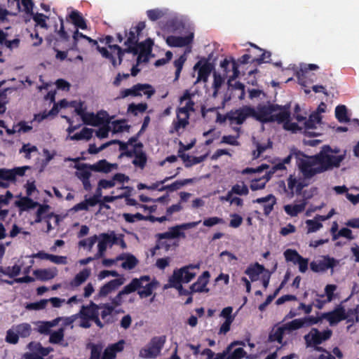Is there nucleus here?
<instances>
[{
  "label": "nucleus",
  "instance_id": "nucleus-1",
  "mask_svg": "<svg viewBox=\"0 0 359 359\" xmlns=\"http://www.w3.org/2000/svg\"><path fill=\"white\" fill-rule=\"evenodd\" d=\"M331 147L323 145L320 152L313 156H306L302 152L296 154L297 165L304 179H311L318 174L339 168L345 159L346 151L339 155L330 154Z\"/></svg>",
  "mask_w": 359,
  "mask_h": 359
},
{
  "label": "nucleus",
  "instance_id": "nucleus-2",
  "mask_svg": "<svg viewBox=\"0 0 359 359\" xmlns=\"http://www.w3.org/2000/svg\"><path fill=\"white\" fill-rule=\"evenodd\" d=\"M290 105L281 106L277 104H259L253 107L252 118L262 123L278 122L282 123L290 117Z\"/></svg>",
  "mask_w": 359,
  "mask_h": 359
},
{
  "label": "nucleus",
  "instance_id": "nucleus-3",
  "mask_svg": "<svg viewBox=\"0 0 359 359\" xmlns=\"http://www.w3.org/2000/svg\"><path fill=\"white\" fill-rule=\"evenodd\" d=\"M192 94L189 90H185L183 95L180 97L179 102L182 105L184 101V106L180 107L176 110L177 121H173L172 128L170 130V133H177L181 128L184 129L189 124L190 112L195 111L194 102L191 100Z\"/></svg>",
  "mask_w": 359,
  "mask_h": 359
},
{
  "label": "nucleus",
  "instance_id": "nucleus-4",
  "mask_svg": "<svg viewBox=\"0 0 359 359\" xmlns=\"http://www.w3.org/2000/svg\"><path fill=\"white\" fill-rule=\"evenodd\" d=\"M141 92L147 95L148 98L151 97L154 93L155 90L153 87L148 83H137L134 85L130 88L122 89L120 91L119 95L116 97L117 100L123 99L128 96L138 97L142 96Z\"/></svg>",
  "mask_w": 359,
  "mask_h": 359
},
{
  "label": "nucleus",
  "instance_id": "nucleus-5",
  "mask_svg": "<svg viewBox=\"0 0 359 359\" xmlns=\"http://www.w3.org/2000/svg\"><path fill=\"white\" fill-rule=\"evenodd\" d=\"M29 166L16 167L13 169L0 168V187L6 189L10 182L16 181V176H23Z\"/></svg>",
  "mask_w": 359,
  "mask_h": 359
},
{
  "label": "nucleus",
  "instance_id": "nucleus-6",
  "mask_svg": "<svg viewBox=\"0 0 359 359\" xmlns=\"http://www.w3.org/2000/svg\"><path fill=\"white\" fill-rule=\"evenodd\" d=\"M165 341V337L152 338L147 346L140 351V356L143 358H156L160 353Z\"/></svg>",
  "mask_w": 359,
  "mask_h": 359
},
{
  "label": "nucleus",
  "instance_id": "nucleus-7",
  "mask_svg": "<svg viewBox=\"0 0 359 359\" xmlns=\"http://www.w3.org/2000/svg\"><path fill=\"white\" fill-rule=\"evenodd\" d=\"M332 334L331 330H325L320 332L317 328L313 327L310 332L304 337L306 347L320 345L323 341L328 340Z\"/></svg>",
  "mask_w": 359,
  "mask_h": 359
},
{
  "label": "nucleus",
  "instance_id": "nucleus-8",
  "mask_svg": "<svg viewBox=\"0 0 359 359\" xmlns=\"http://www.w3.org/2000/svg\"><path fill=\"white\" fill-rule=\"evenodd\" d=\"M339 264V260L329 255H323L320 259L314 260L310 263V269L315 273H324L328 269H331L332 272L333 269Z\"/></svg>",
  "mask_w": 359,
  "mask_h": 359
},
{
  "label": "nucleus",
  "instance_id": "nucleus-9",
  "mask_svg": "<svg viewBox=\"0 0 359 359\" xmlns=\"http://www.w3.org/2000/svg\"><path fill=\"white\" fill-rule=\"evenodd\" d=\"M78 114L81 116L83 123L86 125L98 126L104 123H109V114L105 111H100L95 114L93 112L85 113L82 109L77 111Z\"/></svg>",
  "mask_w": 359,
  "mask_h": 359
},
{
  "label": "nucleus",
  "instance_id": "nucleus-10",
  "mask_svg": "<svg viewBox=\"0 0 359 359\" xmlns=\"http://www.w3.org/2000/svg\"><path fill=\"white\" fill-rule=\"evenodd\" d=\"M198 268V265L189 264L180 269H175L172 275L169 277L168 280L188 283L191 282L196 275V272L193 271V270Z\"/></svg>",
  "mask_w": 359,
  "mask_h": 359
},
{
  "label": "nucleus",
  "instance_id": "nucleus-11",
  "mask_svg": "<svg viewBox=\"0 0 359 359\" xmlns=\"http://www.w3.org/2000/svg\"><path fill=\"white\" fill-rule=\"evenodd\" d=\"M142 148L143 144L142 142H138L134 144L133 149L130 150V151L121 153L119 157L125 156L128 158H131L134 156L135 158L132 162L133 164L135 166L143 169L147 164V157L145 152L143 151Z\"/></svg>",
  "mask_w": 359,
  "mask_h": 359
},
{
  "label": "nucleus",
  "instance_id": "nucleus-12",
  "mask_svg": "<svg viewBox=\"0 0 359 359\" xmlns=\"http://www.w3.org/2000/svg\"><path fill=\"white\" fill-rule=\"evenodd\" d=\"M252 114L253 107L244 105L239 109L227 112V118L231 123L242 125L248 118H252Z\"/></svg>",
  "mask_w": 359,
  "mask_h": 359
},
{
  "label": "nucleus",
  "instance_id": "nucleus-13",
  "mask_svg": "<svg viewBox=\"0 0 359 359\" xmlns=\"http://www.w3.org/2000/svg\"><path fill=\"white\" fill-rule=\"evenodd\" d=\"M322 318L327 320L331 326L335 325L346 319L345 309L341 304L337 305L333 311L323 313Z\"/></svg>",
  "mask_w": 359,
  "mask_h": 359
},
{
  "label": "nucleus",
  "instance_id": "nucleus-14",
  "mask_svg": "<svg viewBox=\"0 0 359 359\" xmlns=\"http://www.w3.org/2000/svg\"><path fill=\"white\" fill-rule=\"evenodd\" d=\"M194 69L198 70L197 81L206 82L213 69V65L208 60L203 58L195 64Z\"/></svg>",
  "mask_w": 359,
  "mask_h": 359
},
{
  "label": "nucleus",
  "instance_id": "nucleus-15",
  "mask_svg": "<svg viewBox=\"0 0 359 359\" xmlns=\"http://www.w3.org/2000/svg\"><path fill=\"white\" fill-rule=\"evenodd\" d=\"M145 22L140 21L136 26L131 27L128 33L126 32L125 35L127 36V39L124 42V45H136L139 41V36L142 31L145 28Z\"/></svg>",
  "mask_w": 359,
  "mask_h": 359
},
{
  "label": "nucleus",
  "instance_id": "nucleus-16",
  "mask_svg": "<svg viewBox=\"0 0 359 359\" xmlns=\"http://www.w3.org/2000/svg\"><path fill=\"white\" fill-rule=\"evenodd\" d=\"M321 116L318 113H313L309 116L308 120L304 122V134L308 137H318L320 135L319 133H316L312 130L315 129L316 125L320 123Z\"/></svg>",
  "mask_w": 359,
  "mask_h": 359
},
{
  "label": "nucleus",
  "instance_id": "nucleus-17",
  "mask_svg": "<svg viewBox=\"0 0 359 359\" xmlns=\"http://www.w3.org/2000/svg\"><path fill=\"white\" fill-rule=\"evenodd\" d=\"M210 275L209 271H205L203 273L198 276L197 281L193 283L189 289L191 290V292H209V289L206 287L208 282L209 278Z\"/></svg>",
  "mask_w": 359,
  "mask_h": 359
},
{
  "label": "nucleus",
  "instance_id": "nucleus-18",
  "mask_svg": "<svg viewBox=\"0 0 359 359\" xmlns=\"http://www.w3.org/2000/svg\"><path fill=\"white\" fill-rule=\"evenodd\" d=\"M194 39L193 34L185 36H168L166 39L167 44L170 47H184L189 45Z\"/></svg>",
  "mask_w": 359,
  "mask_h": 359
},
{
  "label": "nucleus",
  "instance_id": "nucleus-19",
  "mask_svg": "<svg viewBox=\"0 0 359 359\" xmlns=\"http://www.w3.org/2000/svg\"><path fill=\"white\" fill-rule=\"evenodd\" d=\"M101 239L98 242L97 248L98 251L95 254V258H100L104 256V252L107 250V245L109 243H115L116 241V237L114 234L109 235L108 233H102L100 235Z\"/></svg>",
  "mask_w": 359,
  "mask_h": 359
},
{
  "label": "nucleus",
  "instance_id": "nucleus-20",
  "mask_svg": "<svg viewBox=\"0 0 359 359\" xmlns=\"http://www.w3.org/2000/svg\"><path fill=\"white\" fill-rule=\"evenodd\" d=\"M123 278H116L111 280L102 286L99 290L98 296L100 297H107L111 292L117 290L123 284Z\"/></svg>",
  "mask_w": 359,
  "mask_h": 359
},
{
  "label": "nucleus",
  "instance_id": "nucleus-21",
  "mask_svg": "<svg viewBox=\"0 0 359 359\" xmlns=\"http://www.w3.org/2000/svg\"><path fill=\"white\" fill-rule=\"evenodd\" d=\"M253 203L259 204L264 203V214L266 216H269L276 203V198L273 194H269L265 197L257 198L253 201Z\"/></svg>",
  "mask_w": 359,
  "mask_h": 359
},
{
  "label": "nucleus",
  "instance_id": "nucleus-22",
  "mask_svg": "<svg viewBox=\"0 0 359 359\" xmlns=\"http://www.w3.org/2000/svg\"><path fill=\"white\" fill-rule=\"evenodd\" d=\"M100 197V193L95 194L93 196L85 199L83 201H81L77 204H76L73 208L72 210L75 212L81 211V210H88L89 206L93 207L95 206L97 203H99Z\"/></svg>",
  "mask_w": 359,
  "mask_h": 359
},
{
  "label": "nucleus",
  "instance_id": "nucleus-23",
  "mask_svg": "<svg viewBox=\"0 0 359 359\" xmlns=\"http://www.w3.org/2000/svg\"><path fill=\"white\" fill-rule=\"evenodd\" d=\"M67 20L70 21L77 29H87L86 21L77 10H73L67 17Z\"/></svg>",
  "mask_w": 359,
  "mask_h": 359
},
{
  "label": "nucleus",
  "instance_id": "nucleus-24",
  "mask_svg": "<svg viewBox=\"0 0 359 359\" xmlns=\"http://www.w3.org/2000/svg\"><path fill=\"white\" fill-rule=\"evenodd\" d=\"M200 222L201 220L198 222L184 223L180 225H176L175 226L170 227L169 229V231H170V233L173 238L184 237L185 234L183 231H182V230L194 228Z\"/></svg>",
  "mask_w": 359,
  "mask_h": 359
},
{
  "label": "nucleus",
  "instance_id": "nucleus-25",
  "mask_svg": "<svg viewBox=\"0 0 359 359\" xmlns=\"http://www.w3.org/2000/svg\"><path fill=\"white\" fill-rule=\"evenodd\" d=\"M287 181L290 197H292L294 193L297 195L301 194L302 189L306 186L303 182L297 180V178L292 175H290Z\"/></svg>",
  "mask_w": 359,
  "mask_h": 359
},
{
  "label": "nucleus",
  "instance_id": "nucleus-26",
  "mask_svg": "<svg viewBox=\"0 0 359 359\" xmlns=\"http://www.w3.org/2000/svg\"><path fill=\"white\" fill-rule=\"evenodd\" d=\"M33 274L37 279L46 281L54 278L57 274V271L56 268L36 269L34 271Z\"/></svg>",
  "mask_w": 359,
  "mask_h": 359
},
{
  "label": "nucleus",
  "instance_id": "nucleus-27",
  "mask_svg": "<svg viewBox=\"0 0 359 359\" xmlns=\"http://www.w3.org/2000/svg\"><path fill=\"white\" fill-rule=\"evenodd\" d=\"M263 265L258 262L250 264L245 271V273L248 275L251 281L254 282L258 279V276L265 271Z\"/></svg>",
  "mask_w": 359,
  "mask_h": 359
},
{
  "label": "nucleus",
  "instance_id": "nucleus-28",
  "mask_svg": "<svg viewBox=\"0 0 359 359\" xmlns=\"http://www.w3.org/2000/svg\"><path fill=\"white\" fill-rule=\"evenodd\" d=\"M306 202L303 200L299 204H287L284 205L283 209L287 215L290 217H296L305 210Z\"/></svg>",
  "mask_w": 359,
  "mask_h": 359
},
{
  "label": "nucleus",
  "instance_id": "nucleus-29",
  "mask_svg": "<svg viewBox=\"0 0 359 359\" xmlns=\"http://www.w3.org/2000/svg\"><path fill=\"white\" fill-rule=\"evenodd\" d=\"M116 164L110 163L107 160L102 159L98 161L96 163L90 165V169L95 172L108 173L112 168H116Z\"/></svg>",
  "mask_w": 359,
  "mask_h": 359
},
{
  "label": "nucleus",
  "instance_id": "nucleus-30",
  "mask_svg": "<svg viewBox=\"0 0 359 359\" xmlns=\"http://www.w3.org/2000/svg\"><path fill=\"white\" fill-rule=\"evenodd\" d=\"M192 182L191 179H184L182 180H177L170 184L163 185L158 189V191H167L173 192L181 189L182 187Z\"/></svg>",
  "mask_w": 359,
  "mask_h": 359
},
{
  "label": "nucleus",
  "instance_id": "nucleus-31",
  "mask_svg": "<svg viewBox=\"0 0 359 359\" xmlns=\"http://www.w3.org/2000/svg\"><path fill=\"white\" fill-rule=\"evenodd\" d=\"M90 276V269H83L79 273H77L74 279L70 282V285L73 287H79L83 284Z\"/></svg>",
  "mask_w": 359,
  "mask_h": 359
},
{
  "label": "nucleus",
  "instance_id": "nucleus-32",
  "mask_svg": "<svg viewBox=\"0 0 359 359\" xmlns=\"http://www.w3.org/2000/svg\"><path fill=\"white\" fill-rule=\"evenodd\" d=\"M335 117L339 123H348L351 118L348 114V109L344 104H339L335 108Z\"/></svg>",
  "mask_w": 359,
  "mask_h": 359
},
{
  "label": "nucleus",
  "instance_id": "nucleus-33",
  "mask_svg": "<svg viewBox=\"0 0 359 359\" xmlns=\"http://www.w3.org/2000/svg\"><path fill=\"white\" fill-rule=\"evenodd\" d=\"M182 282H178L175 280H168V283L165 285L163 288L168 289V288H175L176 289L180 295H191L193 293H195V292H191V290H188L187 289H184L182 285Z\"/></svg>",
  "mask_w": 359,
  "mask_h": 359
},
{
  "label": "nucleus",
  "instance_id": "nucleus-34",
  "mask_svg": "<svg viewBox=\"0 0 359 359\" xmlns=\"http://www.w3.org/2000/svg\"><path fill=\"white\" fill-rule=\"evenodd\" d=\"M90 165L86 163H82L76 165V168L77 169L76 175L81 181L90 179L91 176V170L90 169Z\"/></svg>",
  "mask_w": 359,
  "mask_h": 359
},
{
  "label": "nucleus",
  "instance_id": "nucleus-35",
  "mask_svg": "<svg viewBox=\"0 0 359 359\" xmlns=\"http://www.w3.org/2000/svg\"><path fill=\"white\" fill-rule=\"evenodd\" d=\"M125 261L121 264V267L128 269L131 270L133 269L138 264L137 259L133 255H128L124 257L123 256L121 255L117 257V260L119 259H124Z\"/></svg>",
  "mask_w": 359,
  "mask_h": 359
},
{
  "label": "nucleus",
  "instance_id": "nucleus-36",
  "mask_svg": "<svg viewBox=\"0 0 359 359\" xmlns=\"http://www.w3.org/2000/svg\"><path fill=\"white\" fill-rule=\"evenodd\" d=\"M15 205L20 208V210H27L36 208L39 205V203L34 201L29 196H25L15 201Z\"/></svg>",
  "mask_w": 359,
  "mask_h": 359
},
{
  "label": "nucleus",
  "instance_id": "nucleus-37",
  "mask_svg": "<svg viewBox=\"0 0 359 359\" xmlns=\"http://www.w3.org/2000/svg\"><path fill=\"white\" fill-rule=\"evenodd\" d=\"M154 45V41L151 39L148 38L145 39L144 41L138 42L135 47L137 49L138 53L140 52L141 55L145 53L146 55H149L152 51V46Z\"/></svg>",
  "mask_w": 359,
  "mask_h": 359
},
{
  "label": "nucleus",
  "instance_id": "nucleus-38",
  "mask_svg": "<svg viewBox=\"0 0 359 359\" xmlns=\"http://www.w3.org/2000/svg\"><path fill=\"white\" fill-rule=\"evenodd\" d=\"M98 309H102L100 313L102 320H104L106 323H111V320L110 319V316H111L114 311V306L109 304H102L98 306Z\"/></svg>",
  "mask_w": 359,
  "mask_h": 359
},
{
  "label": "nucleus",
  "instance_id": "nucleus-39",
  "mask_svg": "<svg viewBox=\"0 0 359 359\" xmlns=\"http://www.w3.org/2000/svg\"><path fill=\"white\" fill-rule=\"evenodd\" d=\"M86 348L90 350V355L89 359H100L101 353L103 349L102 344H94L92 342L86 345Z\"/></svg>",
  "mask_w": 359,
  "mask_h": 359
},
{
  "label": "nucleus",
  "instance_id": "nucleus-40",
  "mask_svg": "<svg viewBox=\"0 0 359 359\" xmlns=\"http://www.w3.org/2000/svg\"><path fill=\"white\" fill-rule=\"evenodd\" d=\"M271 176L266 173L262 177L254 179L251 181L250 187L252 191L262 189L265 187L266 182L270 180Z\"/></svg>",
  "mask_w": 359,
  "mask_h": 359
},
{
  "label": "nucleus",
  "instance_id": "nucleus-41",
  "mask_svg": "<svg viewBox=\"0 0 359 359\" xmlns=\"http://www.w3.org/2000/svg\"><path fill=\"white\" fill-rule=\"evenodd\" d=\"M93 130L88 128H83L79 133L70 136L72 140H89L93 136Z\"/></svg>",
  "mask_w": 359,
  "mask_h": 359
},
{
  "label": "nucleus",
  "instance_id": "nucleus-42",
  "mask_svg": "<svg viewBox=\"0 0 359 359\" xmlns=\"http://www.w3.org/2000/svg\"><path fill=\"white\" fill-rule=\"evenodd\" d=\"M285 331V329L284 328L283 325L278 327L275 330H273L269 334V341L273 342L276 341L280 344L282 343Z\"/></svg>",
  "mask_w": 359,
  "mask_h": 359
},
{
  "label": "nucleus",
  "instance_id": "nucleus-43",
  "mask_svg": "<svg viewBox=\"0 0 359 359\" xmlns=\"http://www.w3.org/2000/svg\"><path fill=\"white\" fill-rule=\"evenodd\" d=\"M49 335V342L53 344H58L64 339L65 328L60 327L56 331H51Z\"/></svg>",
  "mask_w": 359,
  "mask_h": 359
},
{
  "label": "nucleus",
  "instance_id": "nucleus-44",
  "mask_svg": "<svg viewBox=\"0 0 359 359\" xmlns=\"http://www.w3.org/2000/svg\"><path fill=\"white\" fill-rule=\"evenodd\" d=\"M148 105L147 103L135 104L131 103L128 105L127 111L134 116H137L138 113H143L147 109Z\"/></svg>",
  "mask_w": 359,
  "mask_h": 359
},
{
  "label": "nucleus",
  "instance_id": "nucleus-45",
  "mask_svg": "<svg viewBox=\"0 0 359 359\" xmlns=\"http://www.w3.org/2000/svg\"><path fill=\"white\" fill-rule=\"evenodd\" d=\"M112 131L114 133H121L130 129V126L126 124L125 119L116 120L111 123Z\"/></svg>",
  "mask_w": 359,
  "mask_h": 359
},
{
  "label": "nucleus",
  "instance_id": "nucleus-46",
  "mask_svg": "<svg viewBox=\"0 0 359 359\" xmlns=\"http://www.w3.org/2000/svg\"><path fill=\"white\" fill-rule=\"evenodd\" d=\"M284 257L287 262H292L294 264H297V260L302 255L296 250L287 249L283 252Z\"/></svg>",
  "mask_w": 359,
  "mask_h": 359
},
{
  "label": "nucleus",
  "instance_id": "nucleus-47",
  "mask_svg": "<svg viewBox=\"0 0 359 359\" xmlns=\"http://www.w3.org/2000/svg\"><path fill=\"white\" fill-rule=\"evenodd\" d=\"M16 332L22 338L27 337L32 332V327L29 323H24L19 324L15 327Z\"/></svg>",
  "mask_w": 359,
  "mask_h": 359
},
{
  "label": "nucleus",
  "instance_id": "nucleus-48",
  "mask_svg": "<svg viewBox=\"0 0 359 359\" xmlns=\"http://www.w3.org/2000/svg\"><path fill=\"white\" fill-rule=\"evenodd\" d=\"M285 330L293 331L305 327L303 318L294 319L283 325Z\"/></svg>",
  "mask_w": 359,
  "mask_h": 359
},
{
  "label": "nucleus",
  "instance_id": "nucleus-49",
  "mask_svg": "<svg viewBox=\"0 0 359 359\" xmlns=\"http://www.w3.org/2000/svg\"><path fill=\"white\" fill-rule=\"evenodd\" d=\"M140 288H141L140 280H138V278H133L129 284H128L123 288L121 291L122 293H124L125 294H128L135 292L137 290Z\"/></svg>",
  "mask_w": 359,
  "mask_h": 359
},
{
  "label": "nucleus",
  "instance_id": "nucleus-50",
  "mask_svg": "<svg viewBox=\"0 0 359 359\" xmlns=\"http://www.w3.org/2000/svg\"><path fill=\"white\" fill-rule=\"evenodd\" d=\"M359 306L358 305L356 308L349 309L347 311H345V316H346V319L347 323H355L359 321Z\"/></svg>",
  "mask_w": 359,
  "mask_h": 359
},
{
  "label": "nucleus",
  "instance_id": "nucleus-51",
  "mask_svg": "<svg viewBox=\"0 0 359 359\" xmlns=\"http://www.w3.org/2000/svg\"><path fill=\"white\" fill-rule=\"evenodd\" d=\"M187 60L185 54L180 56V57L174 61V66L176 68L175 81H177L180 78V73L183 68L184 64Z\"/></svg>",
  "mask_w": 359,
  "mask_h": 359
},
{
  "label": "nucleus",
  "instance_id": "nucleus-52",
  "mask_svg": "<svg viewBox=\"0 0 359 359\" xmlns=\"http://www.w3.org/2000/svg\"><path fill=\"white\" fill-rule=\"evenodd\" d=\"M92 308L90 307H83L82 310L81 311V315H82L84 317L88 318L90 320H92V318L98 313L97 309L98 306L95 304L92 303Z\"/></svg>",
  "mask_w": 359,
  "mask_h": 359
},
{
  "label": "nucleus",
  "instance_id": "nucleus-53",
  "mask_svg": "<svg viewBox=\"0 0 359 359\" xmlns=\"http://www.w3.org/2000/svg\"><path fill=\"white\" fill-rule=\"evenodd\" d=\"M123 217L125 221L128 223H134L135 221L147 220V217L144 216L140 212H137L134 215L130 213H123Z\"/></svg>",
  "mask_w": 359,
  "mask_h": 359
},
{
  "label": "nucleus",
  "instance_id": "nucleus-54",
  "mask_svg": "<svg viewBox=\"0 0 359 359\" xmlns=\"http://www.w3.org/2000/svg\"><path fill=\"white\" fill-rule=\"evenodd\" d=\"M155 285V282H149L146 284V285H143V290L138 291V294L140 295V298L149 297L153 292Z\"/></svg>",
  "mask_w": 359,
  "mask_h": 359
},
{
  "label": "nucleus",
  "instance_id": "nucleus-55",
  "mask_svg": "<svg viewBox=\"0 0 359 359\" xmlns=\"http://www.w3.org/2000/svg\"><path fill=\"white\" fill-rule=\"evenodd\" d=\"M320 220V219H316L315 217L313 219H308L306 221L308 233L316 232L323 226L322 223L319 222Z\"/></svg>",
  "mask_w": 359,
  "mask_h": 359
},
{
  "label": "nucleus",
  "instance_id": "nucleus-56",
  "mask_svg": "<svg viewBox=\"0 0 359 359\" xmlns=\"http://www.w3.org/2000/svg\"><path fill=\"white\" fill-rule=\"evenodd\" d=\"M249 192L248 187L243 184L242 185L236 184L233 185L231 190L229 191V196H231L232 194L238 195H247Z\"/></svg>",
  "mask_w": 359,
  "mask_h": 359
},
{
  "label": "nucleus",
  "instance_id": "nucleus-57",
  "mask_svg": "<svg viewBox=\"0 0 359 359\" xmlns=\"http://www.w3.org/2000/svg\"><path fill=\"white\" fill-rule=\"evenodd\" d=\"M7 6L11 15H16L21 11L20 0H8Z\"/></svg>",
  "mask_w": 359,
  "mask_h": 359
},
{
  "label": "nucleus",
  "instance_id": "nucleus-58",
  "mask_svg": "<svg viewBox=\"0 0 359 359\" xmlns=\"http://www.w3.org/2000/svg\"><path fill=\"white\" fill-rule=\"evenodd\" d=\"M48 303V300L41 299L39 302L27 304L26 306V309H27L29 310H35V311L42 310L46 307Z\"/></svg>",
  "mask_w": 359,
  "mask_h": 359
},
{
  "label": "nucleus",
  "instance_id": "nucleus-59",
  "mask_svg": "<svg viewBox=\"0 0 359 359\" xmlns=\"http://www.w3.org/2000/svg\"><path fill=\"white\" fill-rule=\"evenodd\" d=\"M271 55V54L269 51L263 50V51L260 53V55L258 57H253L252 60H251V63L261 65L264 62H269Z\"/></svg>",
  "mask_w": 359,
  "mask_h": 359
},
{
  "label": "nucleus",
  "instance_id": "nucleus-60",
  "mask_svg": "<svg viewBox=\"0 0 359 359\" xmlns=\"http://www.w3.org/2000/svg\"><path fill=\"white\" fill-rule=\"evenodd\" d=\"M339 237H344L348 240L354 239V237L352 235V231L348 228H341L337 233V234H334L332 236V240L335 241Z\"/></svg>",
  "mask_w": 359,
  "mask_h": 359
},
{
  "label": "nucleus",
  "instance_id": "nucleus-61",
  "mask_svg": "<svg viewBox=\"0 0 359 359\" xmlns=\"http://www.w3.org/2000/svg\"><path fill=\"white\" fill-rule=\"evenodd\" d=\"M225 223V221L220 217H212L206 218L203 220V224L207 227H212L217 224H223Z\"/></svg>",
  "mask_w": 359,
  "mask_h": 359
},
{
  "label": "nucleus",
  "instance_id": "nucleus-62",
  "mask_svg": "<svg viewBox=\"0 0 359 359\" xmlns=\"http://www.w3.org/2000/svg\"><path fill=\"white\" fill-rule=\"evenodd\" d=\"M290 118L285 119L283 123V128L285 130L292 131V133H297L299 130H302V128L299 126V125L296 123H292L290 121Z\"/></svg>",
  "mask_w": 359,
  "mask_h": 359
},
{
  "label": "nucleus",
  "instance_id": "nucleus-63",
  "mask_svg": "<svg viewBox=\"0 0 359 359\" xmlns=\"http://www.w3.org/2000/svg\"><path fill=\"white\" fill-rule=\"evenodd\" d=\"M148 18L151 21H156L163 17V13L158 9H151L147 11Z\"/></svg>",
  "mask_w": 359,
  "mask_h": 359
},
{
  "label": "nucleus",
  "instance_id": "nucleus-64",
  "mask_svg": "<svg viewBox=\"0 0 359 359\" xmlns=\"http://www.w3.org/2000/svg\"><path fill=\"white\" fill-rule=\"evenodd\" d=\"M245 355L246 352L243 348H237L227 356L226 359H241L245 357Z\"/></svg>",
  "mask_w": 359,
  "mask_h": 359
}]
</instances>
